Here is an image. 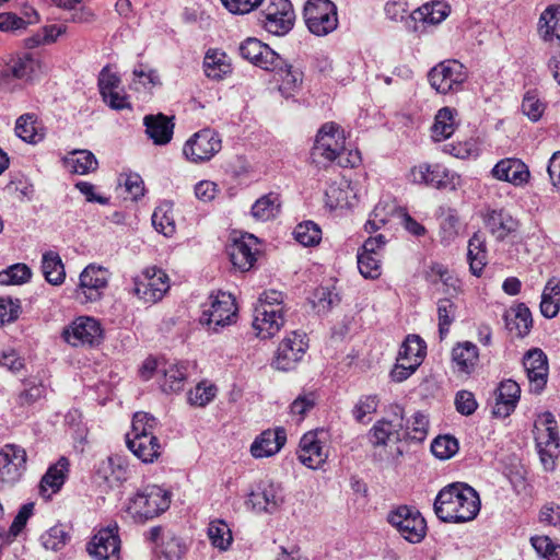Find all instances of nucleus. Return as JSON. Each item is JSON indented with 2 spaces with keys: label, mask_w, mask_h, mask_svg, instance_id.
Returning <instances> with one entry per match:
<instances>
[{
  "label": "nucleus",
  "mask_w": 560,
  "mask_h": 560,
  "mask_svg": "<svg viewBox=\"0 0 560 560\" xmlns=\"http://www.w3.org/2000/svg\"><path fill=\"white\" fill-rule=\"evenodd\" d=\"M480 511L477 491L464 482L442 488L434 500V513L444 523H466L476 518Z\"/></svg>",
  "instance_id": "f257e3e1"
},
{
  "label": "nucleus",
  "mask_w": 560,
  "mask_h": 560,
  "mask_svg": "<svg viewBox=\"0 0 560 560\" xmlns=\"http://www.w3.org/2000/svg\"><path fill=\"white\" fill-rule=\"evenodd\" d=\"M345 140L343 131L337 124L323 125L311 151L312 163L319 168L327 167L332 162L341 167L358 166L361 163L360 152L346 150Z\"/></svg>",
  "instance_id": "f03ea898"
},
{
  "label": "nucleus",
  "mask_w": 560,
  "mask_h": 560,
  "mask_svg": "<svg viewBox=\"0 0 560 560\" xmlns=\"http://www.w3.org/2000/svg\"><path fill=\"white\" fill-rule=\"evenodd\" d=\"M171 503L170 492L156 485H148L137 490L129 499L127 513L135 522L143 523L166 511Z\"/></svg>",
  "instance_id": "7ed1b4c3"
},
{
  "label": "nucleus",
  "mask_w": 560,
  "mask_h": 560,
  "mask_svg": "<svg viewBox=\"0 0 560 560\" xmlns=\"http://www.w3.org/2000/svg\"><path fill=\"white\" fill-rule=\"evenodd\" d=\"M236 311L232 294L218 292L209 296L208 303L203 305L199 322L207 326L209 331L218 332L220 328L235 323Z\"/></svg>",
  "instance_id": "20e7f679"
},
{
  "label": "nucleus",
  "mask_w": 560,
  "mask_h": 560,
  "mask_svg": "<svg viewBox=\"0 0 560 560\" xmlns=\"http://www.w3.org/2000/svg\"><path fill=\"white\" fill-rule=\"evenodd\" d=\"M535 441L540 460L546 469H552L555 457L559 455L560 438L555 416L544 412L535 423Z\"/></svg>",
  "instance_id": "39448f33"
},
{
  "label": "nucleus",
  "mask_w": 560,
  "mask_h": 560,
  "mask_svg": "<svg viewBox=\"0 0 560 560\" xmlns=\"http://www.w3.org/2000/svg\"><path fill=\"white\" fill-rule=\"evenodd\" d=\"M303 15L308 31L316 36H325L338 26L337 7L330 0H307Z\"/></svg>",
  "instance_id": "423d86ee"
},
{
  "label": "nucleus",
  "mask_w": 560,
  "mask_h": 560,
  "mask_svg": "<svg viewBox=\"0 0 560 560\" xmlns=\"http://www.w3.org/2000/svg\"><path fill=\"white\" fill-rule=\"evenodd\" d=\"M109 271L96 264L88 265L79 276L74 298L81 304L97 302L108 287Z\"/></svg>",
  "instance_id": "0eeeda50"
},
{
  "label": "nucleus",
  "mask_w": 560,
  "mask_h": 560,
  "mask_svg": "<svg viewBox=\"0 0 560 560\" xmlns=\"http://www.w3.org/2000/svg\"><path fill=\"white\" fill-rule=\"evenodd\" d=\"M168 289L167 273L156 267H149L133 278L132 293L143 303L154 304L161 301Z\"/></svg>",
  "instance_id": "6e6552de"
},
{
  "label": "nucleus",
  "mask_w": 560,
  "mask_h": 560,
  "mask_svg": "<svg viewBox=\"0 0 560 560\" xmlns=\"http://www.w3.org/2000/svg\"><path fill=\"white\" fill-rule=\"evenodd\" d=\"M388 523L404 539L411 544L420 542L427 533V523L420 512L407 505H400L387 515Z\"/></svg>",
  "instance_id": "1a4fd4ad"
},
{
  "label": "nucleus",
  "mask_w": 560,
  "mask_h": 560,
  "mask_svg": "<svg viewBox=\"0 0 560 560\" xmlns=\"http://www.w3.org/2000/svg\"><path fill=\"white\" fill-rule=\"evenodd\" d=\"M262 27L270 34L283 36L291 31L294 11L290 0H262Z\"/></svg>",
  "instance_id": "9d476101"
},
{
  "label": "nucleus",
  "mask_w": 560,
  "mask_h": 560,
  "mask_svg": "<svg viewBox=\"0 0 560 560\" xmlns=\"http://www.w3.org/2000/svg\"><path fill=\"white\" fill-rule=\"evenodd\" d=\"M284 502L283 488L271 480L260 481L252 490L245 502L246 506L257 514H272Z\"/></svg>",
  "instance_id": "9b49d317"
},
{
  "label": "nucleus",
  "mask_w": 560,
  "mask_h": 560,
  "mask_svg": "<svg viewBox=\"0 0 560 560\" xmlns=\"http://www.w3.org/2000/svg\"><path fill=\"white\" fill-rule=\"evenodd\" d=\"M221 150V139L212 129H202L191 136L183 148L185 158L192 163L211 160Z\"/></svg>",
  "instance_id": "f8f14e48"
},
{
  "label": "nucleus",
  "mask_w": 560,
  "mask_h": 560,
  "mask_svg": "<svg viewBox=\"0 0 560 560\" xmlns=\"http://www.w3.org/2000/svg\"><path fill=\"white\" fill-rule=\"evenodd\" d=\"M428 79L434 90L446 94L462 85L467 79V73L459 61L446 60L433 67Z\"/></svg>",
  "instance_id": "ddd939ff"
},
{
  "label": "nucleus",
  "mask_w": 560,
  "mask_h": 560,
  "mask_svg": "<svg viewBox=\"0 0 560 560\" xmlns=\"http://www.w3.org/2000/svg\"><path fill=\"white\" fill-rule=\"evenodd\" d=\"M103 330L101 324L93 317L75 318L62 331L63 340L72 347H92L101 342Z\"/></svg>",
  "instance_id": "4468645a"
},
{
  "label": "nucleus",
  "mask_w": 560,
  "mask_h": 560,
  "mask_svg": "<svg viewBox=\"0 0 560 560\" xmlns=\"http://www.w3.org/2000/svg\"><path fill=\"white\" fill-rule=\"evenodd\" d=\"M238 51L244 59L267 71L282 69L284 66V59L257 38L245 39Z\"/></svg>",
  "instance_id": "2eb2a0df"
},
{
  "label": "nucleus",
  "mask_w": 560,
  "mask_h": 560,
  "mask_svg": "<svg viewBox=\"0 0 560 560\" xmlns=\"http://www.w3.org/2000/svg\"><path fill=\"white\" fill-rule=\"evenodd\" d=\"M305 335L292 331L279 345L272 366L279 371L293 370L307 350Z\"/></svg>",
  "instance_id": "dca6fc26"
},
{
  "label": "nucleus",
  "mask_w": 560,
  "mask_h": 560,
  "mask_svg": "<svg viewBox=\"0 0 560 560\" xmlns=\"http://www.w3.org/2000/svg\"><path fill=\"white\" fill-rule=\"evenodd\" d=\"M26 452L16 444H5L0 450V485L12 486L26 469Z\"/></svg>",
  "instance_id": "f3484780"
},
{
  "label": "nucleus",
  "mask_w": 560,
  "mask_h": 560,
  "mask_svg": "<svg viewBox=\"0 0 560 560\" xmlns=\"http://www.w3.org/2000/svg\"><path fill=\"white\" fill-rule=\"evenodd\" d=\"M86 550L95 560H119L120 538L117 524L101 528L88 544Z\"/></svg>",
  "instance_id": "a211bd4d"
},
{
  "label": "nucleus",
  "mask_w": 560,
  "mask_h": 560,
  "mask_svg": "<svg viewBox=\"0 0 560 560\" xmlns=\"http://www.w3.org/2000/svg\"><path fill=\"white\" fill-rule=\"evenodd\" d=\"M396 420H377L368 433L370 443L376 446H385L389 442H398L402 439L404 408L399 405L393 407Z\"/></svg>",
  "instance_id": "6ab92c4d"
},
{
  "label": "nucleus",
  "mask_w": 560,
  "mask_h": 560,
  "mask_svg": "<svg viewBox=\"0 0 560 560\" xmlns=\"http://www.w3.org/2000/svg\"><path fill=\"white\" fill-rule=\"evenodd\" d=\"M323 435H325L324 430H316L308 431L301 438L298 458L307 468H320L328 457L324 441L322 440Z\"/></svg>",
  "instance_id": "aec40b11"
},
{
  "label": "nucleus",
  "mask_w": 560,
  "mask_h": 560,
  "mask_svg": "<svg viewBox=\"0 0 560 560\" xmlns=\"http://www.w3.org/2000/svg\"><path fill=\"white\" fill-rule=\"evenodd\" d=\"M532 393L540 394L547 384L548 361L540 349H534L526 353L523 360Z\"/></svg>",
  "instance_id": "412c9836"
},
{
  "label": "nucleus",
  "mask_w": 560,
  "mask_h": 560,
  "mask_svg": "<svg viewBox=\"0 0 560 560\" xmlns=\"http://www.w3.org/2000/svg\"><path fill=\"white\" fill-rule=\"evenodd\" d=\"M257 238L253 235H243L238 240H234L228 247L233 266L241 271H248L256 261Z\"/></svg>",
  "instance_id": "4be33fe9"
},
{
  "label": "nucleus",
  "mask_w": 560,
  "mask_h": 560,
  "mask_svg": "<svg viewBox=\"0 0 560 560\" xmlns=\"http://www.w3.org/2000/svg\"><path fill=\"white\" fill-rule=\"evenodd\" d=\"M283 307H278L276 311L267 310L264 307H255L253 327L256 335L261 339L273 337L283 326Z\"/></svg>",
  "instance_id": "5701e85b"
},
{
  "label": "nucleus",
  "mask_w": 560,
  "mask_h": 560,
  "mask_svg": "<svg viewBox=\"0 0 560 560\" xmlns=\"http://www.w3.org/2000/svg\"><path fill=\"white\" fill-rule=\"evenodd\" d=\"M287 442V432L279 427L275 430L262 431L250 445V453L255 458L270 457L277 454Z\"/></svg>",
  "instance_id": "b1692460"
},
{
  "label": "nucleus",
  "mask_w": 560,
  "mask_h": 560,
  "mask_svg": "<svg viewBox=\"0 0 560 560\" xmlns=\"http://www.w3.org/2000/svg\"><path fill=\"white\" fill-rule=\"evenodd\" d=\"M491 173L494 178L515 186L527 183L529 178L527 166L518 159H503L499 161Z\"/></svg>",
  "instance_id": "393cba45"
},
{
  "label": "nucleus",
  "mask_w": 560,
  "mask_h": 560,
  "mask_svg": "<svg viewBox=\"0 0 560 560\" xmlns=\"http://www.w3.org/2000/svg\"><path fill=\"white\" fill-rule=\"evenodd\" d=\"M128 466L121 456L114 455L102 459L96 467V477L108 487L120 485L127 479Z\"/></svg>",
  "instance_id": "a878e982"
},
{
  "label": "nucleus",
  "mask_w": 560,
  "mask_h": 560,
  "mask_svg": "<svg viewBox=\"0 0 560 560\" xmlns=\"http://www.w3.org/2000/svg\"><path fill=\"white\" fill-rule=\"evenodd\" d=\"M520 395L521 387L515 381L506 380L501 382L495 393L493 415L503 418L510 416L520 400Z\"/></svg>",
  "instance_id": "bb28decb"
},
{
  "label": "nucleus",
  "mask_w": 560,
  "mask_h": 560,
  "mask_svg": "<svg viewBox=\"0 0 560 560\" xmlns=\"http://www.w3.org/2000/svg\"><path fill=\"white\" fill-rule=\"evenodd\" d=\"M410 179L417 184H425L435 188L446 187L448 170L441 164H420L410 171Z\"/></svg>",
  "instance_id": "cd10ccee"
},
{
  "label": "nucleus",
  "mask_w": 560,
  "mask_h": 560,
  "mask_svg": "<svg viewBox=\"0 0 560 560\" xmlns=\"http://www.w3.org/2000/svg\"><path fill=\"white\" fill-rule=\"evenodd\" d=\"M143 125L145 133L156 145H165L173 138L174 122L163 114L147 115L143 118Z\"/></svg>",
  "instance_id": "c85d7f7f"
},
{
  "label": "nucleus",
  "mask_w": 560,
  "mask_h": 560,
  "mask_svg": "<svg viewBox=\"0 0 560 560\" xmlns=\"http://www.w3.org/2000/svg\"><path fill=\"white\" fill-rule=\"evenodd\" d=\"M68 472L69 460L66 457H60L43 476L39 485L40 494L49 499L51 494L57 493L65 483Z\"/></svg>",
  "instance_id": "c756f323"
},
{
  "label": "nucleus",
  "mask_w": 560,
  "mask_h": 560,
  "mask_svg": "<svg viewBox=\"0 0 560 560\" xmlns=\"http://www.w3.org/2000/svg\"><path fill=\"white\" fill-rule=\"evenodd\" d=\"M483 221L488 231L498 241H503L518 226L517 221L503 210H488Z\"/></svg>",
  "instance_id": "7c9ffc66"
},
{
  "label": "nucleus",
  "mask_w": 560,
  "mask_h": 560,
  "mask_svg": "<svg viewBox=\"0 0 560 560\" xmlns=\"http://www.w3.org/2000/svg\"><path fill=\"white\" fill-rule=\"evenodd\" d=\"M162 85L161 77L156 69L145 63H138L132 70L130 89L143 95H151L153 90Z\"/></svg>",
  "instance_id": "2f4dec72"
},
{
  "label": "nucleus",
  "mask_w": 560,
  "mask_h": 560,
  "mask_svg": "<svg viewBox=\"0 0 560 560\" xmlns=\"http://www.w3.org/2000/svg\"><path fill=\"white\" fill-rule=\"evenodd\" d=\"M126 444L132 454L145 464L153 463L161 455L162 447L155 435L127 438Z\"/></svg>",
  "instance_id": "473e14b6"
},
{
  "label": "nucleus",
  "mask_w": 560,
  "mask_h": 560,
  "mask_svg": "<svg viewBox=\"0 0 560 560\" xmlns=\"http://www.w3.org/2000/svg\"><path fill=\"white\" fill-rule=\"evenodd\" d=\"M452 361L457 372L471 374L479 361L477 346L470 341L457 343L452 350Z\"/></svg>",
  "instance_id": "72a5a7b5"
},
{
  "label": "nucleus",
  "mask_w": 560,
  "mask_h": 560,
  "mask_svg": "<svg viewBox=\"0 0 560 560\" xmlns=\"http://www.w3.org/2000/svg\"><path fill=\"white\" fill-rule=\"evenodd\" d=\"M187 363H165L159 370L163 375L161 388L164 393H179L184 389L187 378Z\"/></svg>",
  "instance_id": "f704fd0d"
},
{
  "label": "nucleus",
  "mask_w": 560,
  "mask_h": 560,
  "mask_svg": "<svg viewBox=\"0 0 560 560\" xmlns=\"http://www.w3.org/2000/svg\"><path fill=\"white\" fill-rule=\"evenodd\" d=\"M456 116L457 110L455 108L443 107L438 110L431 128V137L434 141H443L454 133L457 126Z\"/></svg>",
  "instance_id": "c9c22d12"
},
{
  "label": "nucleus",
  "mask_w": 560,
  "mask_h": 560,
  "mask_svg": "<svg viewBox=\"0 0 560 560\" xmlns=\"http://www.w3.org/2000/svg\"><path fill=\"white\" fill-rule=\"evenodd\" d=\"M42 271L48 283L60 285L65 282L66 270L60 255L49 250L43 254Z\"/></svg>",
  "instance_id": "e433bc0d"
},
{
  "label": "nucleus",
  "mask_w": 560,
  "mask_h": 560,
  "mask_svg": "<svg viewBox=\"0 0 560 560\" xmlns=\"http://www.w3.org/2000/svg\"><path fill=\"white\" fill-rule=\"evenodd\" d=\"M538 32L545 42H560V7H548L541 13Z\"/></svg>",
  "instance_id": "4c0bfd02"
},
{
  "label": "nucleus",
  "mask_w": 560,
  "mask_h": 560,
  "mask_svg": "<svg viewBox=\"0 0 560 560\" xmlns=\"http://www.w3.org/2000/svg\"><path fill=\"white\" fill-rule=\"evenodd\" d=\"M450 14V7L443 1H432L416 9L411 13L415 21H421L427 24H439Z\"/></svg>",
  "instance_id": "58836bf2"
},
{
  "label": "nucleus",
  "mask_w": 560,
  "mask_h": 560,
  "mask_svg": "<svg viewBox=\"0 0 560 560\" xmlns=\"http://www.w3.org/2000/svg\"><path fill=\"white\" fill-rule=\"evenodd\" d=\"M205 73L208 78L221 80L232 71L225 52L220 50H209L203 60Z\"/></svg>",
  "instance_id": "ea45409f"
},
{
  "label": "nucleus",
  "mask_w": 560,
  "mask_h": 560,
  "mask_svg": "<svg viewBox=\"0 0 560 560\" xmlns=\"http://www.w3.org/2000/svg\"><path fill=\"white\" fill-rule=\"evenodd\" d=\"M470 270L475 276H479L486 266V242L480 233H475L468 242L467 253Z\"/></svg>",
  "instance_id": "a19ab883"
},
{
  "label": "nucleus",
  "mask_w": 560,
  "mask_h": 560,
  "mask_svg": "<svg viewBox=\"0 0 560 560\" xmlns=\"http://www.w3.org/2000/svg\"><path fill=\"white\" fill-rule=\"evenodd\" d=\"M280 207L279 195L270 192L256 200L252 207V214L257 220L268 221L280 212Z\"/></svg>",
  "instance_id": "79ce46f5"
},
{
  "label": "nucleus",
  "mask_w": 560,
  "mask_h": 560,
  "mask_svg": "<svg viewBox=\"0 0 560 560\" xmlns=\"http://www.w3.org/2000/svg\"><path fill=\"white\" fill-rule=\"evenodd\" d=\"M425 354V345L423 340L416 335H410L406 338L402 343L397 361H406L409 363L421 364V361Z\"/></svg>",
  "instance_id": "37998d69"
},
{
  "label": "nucleus",
  "mask_w": 560,
  "mask_h": 560,
  "mask_svg": "<svg viewBox=\"0 0 560 560\" xmlns=\"http://www.w3.org/2000/svg\"><path fill=\"white\" fill-rule=\"evenodd\" d=\"M15 133L19 138L28 143H37L44 138V133L37 126L36 119L30 114L22 115L18 118Z\"/></svg>",
  "instance_id": "c03bdc74"
},
{
  "label": "nucleus",
  "mask_w": 560,
  "mask_h": 560,
  "mask_svg": "<svg viewBox=\"0 0 560 560\" xmlns=\"http://www.w3.org/2000/svg\"><path fill=\"white\" fill-rule=\"evenodd\" d=\"M9 63L13 78L19 80L32 79L39 69L38 60L28 52L12 58Z\"/></svg>",
  "instance_id": "a18cd8bd"
},
{
  "label": "nucleus",
  "mask_w": 560,
  "mask_h": 560,
  "mask_svg": "<svg viewBox=\"0 0 560 560\" xmlns=\"http://www.w3.org/2000/svg\"><path fill=\"white\" fill-rule=\"evenodd\" d=\"M70 154L71 158L66 159V162L73 173L84 175L97 170L98 162L91 151L74 150Z\"/></svg>",
  "instance_id": "49530a36"
},
{
  "label": "nucleus",
  "mask_w": 560,
  "mask_h": 560,
  "mask_svg": "<svg viewBox=\"0 0 560 560\" xmlns=\"http://www.w3.org/2000/svg\"><path fill=\"white\" fill-rule=\"evenodd\" d=\"M208 537L212 546L221 551L228 550L233 540L229 525L222 520H214L209 523Z\"/></svg>",
  "instance_id": "de8ad7c7"
},
{
  "label": "nucleus",
  "mask_w": 560,
  "mask_h": 560,
  "mask_svg": "<svg viewBox=\"0 0 560 560\" xmlns=\"http://www.w3.org/2000/svg\"><path fill=\"white\" fill-rule=\"evenodd\" d=\"M429 420L428 417L421 412L417 411L411 421H408L407 424H404L402 429V439H409L416 442H422L425 440L428 434Z\"/></svg>",
  "instance_id": "09e8293b"
},
{
  "label": "nucleus",
  "mask_w": 560,
  "mask_h": 560,
  "mask_svg": "<svg viewBox=\"0 0 560 560\" xmlns=\"http://www.w3.org/2000/svg\"><path fill=\"white\" fill-rule=\"evenodd\" d=\"M158 420L147 412H136L132 418L131 431L126 434L127 438H139L154 435Z\"/></svg>",
  "instance_id": "8fccbe9b"
},
{
  "label": "nucleus",
  "mask_w": 560,
  "mask_h": 560,
  "mask_svg": "<svg viewBox=\"0 0 560 560\" xmlns=\"http://www.w3.org/2000/svg\"><path fill=\"white\" fill-rule=\"evenodd\" d=\"M152 224L164 236H172L176 231L172 208L168 205L159 206L152 214Z\"/></svg>",
  "instance_id": "3c124183"
},
{
  "label": "nucleus",
  "mask_w": 560,
  "mask_h": 560,
  "mask_svg": "<svg viewBox=\"0 0 560 560\" xmlns=\"http://www.w3.org/2000/svg\"><path fill=\"white\" fill-rule=\"evenodd\" d=\"M506 326L511 331L515 330L517 337L526 336L533 326L529 308L524 303H520L514 308V319L508 320Z\"/></svg>",
  "instance_id": "603ef678"
},
{
  "label": "nucleus",
  "mask_w": 560,
  "mask_h": 560,
  "mask_svg": "<svg viewBox=\"0 0 560 560\" xmlns=\"http://www.w3.org/2000/svg\"><path fill=\"white\" fill-rule=\"evenodd\" d=\"M378 398L376 395H366L359 398L352 408V417L359 423H368L377 411Z\"/></svg>",
  "instance_id": "864d4df0"
},
{
  "label": "nucleus",
  "mask_w": 560,
  "mask_h": 560,
  "mask_svg": "<svg viewBox=\"0 0 560 560\" xmlns=\"http://www.w3.org/2000/svg\"><path fill=\"white\" fill-rule=\"evenodd\" d=\"M349 186L334 183L326 189V205L330 209H343L349 208L351 202L349 200Z\"/></svg>",
  "instance_id": "5fc2aeb1"
},
{
  "label": "nucleus",
  "mask_w": 560,
  "mask_h": 560,
  "mask_svg": "<svg viewBox=\"0 0 560 560\" xmlns=\"http://www.w3.org/2000/svg\"><path fill=\"white\" fill-rule=\"evenodd\" d=\"M456 305L450 299H441L438 302L439 334L444 339L450 331V326L455 320Z\"/></svg>",
  "instance_id": "6e6d98bb"
},
{
  "label": "nucleus",
  "mask_w": 560,
  "mask_h": 560,
  "mask_svg": "<svg viewBox=\"0 0 560 560\" xmlns=\"http://www.w3.org/2000/svg\"><path fill=\"white\" fill-rule=\"evenodd\" d=\"M294 237L303 246H314L320 242L322 231L314 222L306 221L295 226Z\"/></svg>",
  "instance_id": "4d7b16f0"
},
{
  "label": "nucleus",
  "mask_w": 560,
  "mask_h": 560,
  "mask_svg": "<svg viewBox=\"0 0 560 560\" xmlns=\"http://www.w3.org/2000/svg\"><path fill=\"white\" fill-rule=\"evenodd\" d=\"M32 271L25 264H15L0 271V284H22L31 279Z\"/></svg>",
  "instance_id": "13d9d810"
},
{
  "label": "nucleus",
  "mask_w": 560,
  "mask_h": 560,
  "mask_svg": "<svg viewBox=\"0 0 560 560\" xmlns=\"http://www.w3.org/2000/svg\"><path fill=\"white\" fill-rule=\"evenodd\" d=\"M458 441L451 435L438 436L431 444L433 455L440 459H448L458 452Z\"/></svg>",
  "instance_id": "bf43d9fd"
},
{
  "label": "nucleus",
  "mask_w": 560,
  "mask_h": 560,
  "mask_svg": "<svg viewBox=\"0 0 560 560\" xmlns=\"http://www.w3.org/2000/svg\"><path fill=\"white\" fill-rule=\"evenodd\" d=\"M217 387L214 385L201 382L188 393V401L192 406L205 407L214 399Z\"/></svg>",
  "instance_id": "052dcab7"
},
{
  "label": "nucleus",
  "mask_w": 560,
  "mask_h": 560,
  "mask_svg": "<svg viewBox=\"0 0 560 560\" xmlns=\"http://www.w3.org/2000/svg\"><path fill=\"white\" fill-rule=\"evenodd\" d=\"M358 268L364 278L376 279L381 275V258L360 252L358 254Z\"/></svg>",
  "instance_id": "680f3d73"
},
{
  "label": "nucleus",
  "mask_w": 560,
  "mask_h": 560,
  "mask_svg": "<svg viewBox=\"0 0 560 560\" xmlns=\"http://www.w3.org/2000/svg\"><path fill=\"white\" fill-rule=\"evenodd\" d=\"M534 549L547 560H560V545L555 544L548 536L530 538Z\"/></svg>",
  "instance_id": "e2e57ef3"
},
{
  "label": "nucleus",
  "mask_w": 560,
  "mask_h": 560,
  "mask_svg": "<svg viewBox=\"0 0 560 560\" xmlns=\"http://www.w3.org/2000/svg\"><path fill=\"white\" fill-rule=\"evenodd\" d=\"M68 540L69 535L61 526H54L42 536L43 546L54 551L65 547Z\"/></svg>",
  "instance_id": "0e129e2a"
},
{
  "label": "nucleus",
  "mask_w": 560,
  "mask_h": 560,
  "mask_svg": "<svg viewBox=\"0 0 560 560\" xmlns=\"http://www.w3.org/2000/svg\"><path fill=\"white\" fill-rule=\"evenodd\" d=\"M186 552L185 544L175 536H167L162 545V553L166 560H180Z\"/></svg>",
  "instance_id": "69168bd1"
},
{
  "label": "nucleus",
  "mask_w": 560,
  "mask_h": 560,
  "mask_svg": "<svg viewBox=\"0 0 560 560\" xmlns=\"http://www.w3.org/2000/svg\"><path fill=\"white\" fill-rule=\"evenodd\" d=\"M454 402L456 410L463 416L472 415L478 407L475 395L471 392L465 389L459 390L456 394Z\"/></svg>",
  "instance_id": "338daca9"
},
{
  "label": "nucleus",
  "mask_w": 560,
  "mask_h": 560,
  "mask_svg": "<svg viewBox=\"0 0 560 560\" xmlns=\"http://www.w3.org/2000/svg\"><path fill=\"white\" fill-rule=\"evenodd\" d=\"M120 185H124L132 200H138L144 194V183L139 174L130 173L124 175L120 179Z\"/></svg>",
  "instance_id": "774afa93"
}]
</instances>
